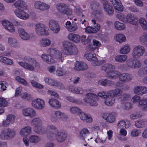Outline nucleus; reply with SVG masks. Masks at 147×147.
Wrapping results in <instances>:
<instances>
[{"instance_id":"1","label":"nucleus","mask_w":147,"mask_h":147,"mask_svg":"<svg viewBox=\"0 0 147 147\" xmlns=\"http://www.w3.org/2000/svg\"><path fill=\"white\" fill-rule=\"evenodd\" d=\"M24 60L28 63L23 62H20L19 64L24 68L31 71H33L35 68L40 67L39 63L33 58L29 56H26L24 58Z\"/></svg>"},{"instance_id":"2","label":"nucleus","mask_w":147,"mask_h":147,"mask_svg":"<svg viewBox=\"0 0 147 147\" xmlns=\"http://www.w3.org/2000/svg\"><path fill=\"white\" fill-rule=\"evenodd\" d=\"M63 52L67 55H76L78 53V50L76 46L72 43L68 41H64L63 43Z\"/></svg>"},{"instance_id":"3","label":"nucleus","mask_w":147,"mask_h":147,"mask_svg":"<svg viewBox=\"0 0 147 147\" xmlns=\"http://www.w3.org/2000/svg\"><path fill=\"white\" fill-rule=\"evenodd\" d=\"M69 111L72 113H78L80 119L84 122L90 123L92 121L90 115H87L84 113H82L81 111L77 107H71L70 108Z\"/></svg>"},{"instance_id":"4","label":"nucleus","mask_w":147,"mask_h":147,"mask_svg":"<svg viewBox=\"0 0 147 147\" xmlns=\"http://www.w3.org/2000/svg\"><path fill=\"white\" fill-rule=\"evenodd\" d=\"M98 96L102 98H105V104L108 106L112 105L114 103L115 98L111 94H109L107 92L106 93L102 92L98 93Z\"/></svg>"},{"instance_id":"5","label":"nucleus","mask_w":147,"mask_h":147,"mask_svg":"<svg viewBox=\"0 0 147 147\" xmlns=\"http://www.w3.org/2000/svg\"><path fill=\"white\" fill-rule=\"evenodd\" d=\"M49 29L47 27L42 23H38L35 25V30L36 34L39 36L48 35Z\"/></svg>"},{"instance_id":"6","label":"nucleus","mask_w":147,"mask_h":147,"mask_svg":"<svg viewBox=\"0 0 147 147\" xmlns=\"http://www.w3.org/2000/svg\"><path fill=\"white\" fill-rule=\"evenodd\" d=\"M97 95L92 93H89L86 94L84 101L92 106H96L98 105L96 100L97 99Z\"/></svg>"},{"instance_id":"7","label":"nucleus","mask_w":147,"mask_h":147,"mask_svg":"<svg viewBox=\"0 0 147 147\" xmlns=\"http://www.w3.org/2000/svg\"><path fill=\"white\" fill-rule=\"evenodd\" d=\"M145 49L142 45H138L134 47L133 49L132 55L134 59H138L142 56L145 52Z\"/></svg>"},{"instance_id":"8","label":"nucleus","mask_w":147,"mask_h":147,"mask_svg":"<svg viewBox=\"0 0 147 147\" xmlns=\"http://www.w3.org/2000/svg\"><path fill=\"white\" fill-rule=\"evenodd\" d=\"M91 7L93 10V14L96 18H98L100 17V15L102 13L100 4L97 2H93L91 3Z\"/></svg>"},{"instance_id":"9","label":"nucleus","mask_w":147,"mask_h":147,"mask_svg":"<svg viewBox=\"0 0 147 147\" xmlns=\"http://www.w3.org/2000/svg\"><path fill=\"white\" fill-rule=\"evenodd\" d=\"M56 8L59 11L63 14L69 15L72 13V11L64 4H57L56 5Z\"/></svg>"},{"instance_id":"10","label":"nucleus","mask_w":147,"mask_h":147,"mask_svg":"<svg viewBox=\"0 0 147 147\" xmlns=\"http://www.w3.org/2000/svg\"><path fill=\"white\" fill-rule=\"evenodd\" d=\"M32 105L34 108L40 110L43 109L45 106L44 101L40 98H37L32 101Z\"/></svg>"},{"instance_id":"11","label":"nucleus","mask_w":147,"mask_h":147,"mask_svg":"<svg viewBox=\"0 0 147 147\" xmlns=\"http://www.w3.org/2000/svg\"><path fill=\"white\" fill-rule=\"evenodd\" d=\"M65 114L59 111H56L54 113L51 114L50 117L51 121L54 123H56L58 121L59 119L64 117Z\"/></svg>"},{"instance_id":"12","label":"nucleus","mask_w":147,"mask_h":147,"mask_svg":"<svg viewBox=\"0 0 147 147\" xmlns=\"http://www.w3.org/2000/svg\"><path fill=\"white\" fill-rule=\"evenodd\" d=\"M34 6L35 9L41 11L48 10L50 7L49 5L45 3L39 1H37L35 2Z\"/></svg>"},{"instance_id":"13","label":"nucleus","mask_w":147,"mask_h":147,"mask_svg":"<svg viewBox=\"0 0 147 147\" xmlns=\"http://www.w3.org/2000/svg\"><path fill=\"white\" fill-rule=\"evenodd\" d=\"M24 9H16L14 11V13L16 16L20 19L25 20L28 19L29 18V15L25 12Z\"/></svg>"},{"instance_id":"14","label":"nucleus","mask_w":147,"mask_h":147,"mask_svg":"<svg viewBox=\"0 0 147 147\" xmlns=\"http://www.w3.org/2000/svg\"><path fill=\"white\" fill-rule=\"evenodd\" d=\"M49 26L51 29L55 33H58L60 30V27L58 23L53 20H51L49 22Z\"/></svg>"},{"instance_id":"15","label":"nucleus","mask_w":147,"mask_h":147,"mask_svg":"<svg viewBox=\"0 0 147 147\" xmlns=\"http://www.w3.org/2000/svg\"><path fill=\"white\" fill-rule=\"evenodd\" d=\"M23 115L25 116H28L31 117H34L36 115L35 111L32 108H28L22 110Z\"/></svg>"},{"instance_id":"16","label":"nucleus","mask_w":147,"mask_h":147,"mask_svg":"<svg viewBox=\"0 0 147 147\" xmlns=\"http://www.w3.org/2000/svg\"><path fill=\"white\" fill-rule=\"evenodd\" d=\"M65 27L70 32H74L76 31L78 28L77 24L75 22H73L71 24L69 21H68L66 23Z\"/></svg>"},{"instance_id":"17","label":"nucleus","mask_w":147,"mask_h":147,"mask_svg":"<svg viewBox=\"0 0 147 147\" xmlns=\"http://www.w3.org/2000/svg\"><path fill=\"white\" fill-rule=\"evenodd\" d=\"M138 20L136 16H132L130 14L127 15V23L128 22L134 25H136L138 23Z\"/></svg>"},{"instance_id":"18","label":"nucleus","mask_w":147,"mask_h":147,"mask_svg":"<svg viewBox=\"0 0 147 147\" xmlns=\"http://www.w3.org/2000/svg\"><path fill=\"white\" fill-rule=\"evenodd\" d=\"M120 81L123 82H127L132 80V78L131 75L126 73H123L118 76Z\"/></svg>"},{"instance_id":"19","label":"nucleus","mask_w":147,"mask_h":147,"mask_svg":"<svg viewBox=\"0 0 147 147\" xmlns=\"http://www.w3.org/2000/svg\"><path fill=\"white\" fill-rule=\"evenodd\" d=\"M56 139L58 141L60 142H63L67 136V134L64 132L58 131L56 133Z\"/></svg>"},{"instance_id":"20","label":"nucleus","mask_w":147,"mask_h":147,"mask_svg":"<svg viewBox=\"0 0 147 147\" xmlns=\"http://www.w3.org/2000/svg\"><path fill=\"white\" fill-rule=\"evenodd\" d=\"M119 75V72L112 70L107 72V77L110 79L113 80L117 78Z\"/></svg>"},{"instance_id":"21","label":"nucleus","mask_w":147,"mask_h":147,"mask_svg":"<svg viewBox=\"0 0 147 147\" xmlns=\"http://www.w3.org/2000/svg\"><path fill=\"white\" fill-rule=\"evenodd\" d=\"M32 129L30 127L27 126L21 129L20 131V135L22 136H26L31 134Z\"/></svg>"},{"instance_id":"22","label":"nucleus","mask_w":147,"mask_h":147,"mask_svg":"<svg viewBox=\"0 0 147 147\" xmlns=\"http://www.w3.org/2000/svg\"><path fill=\"white\" fill-rule=\"evenodd\" d=\"M49 103L52 107L55 109L61 108L60 102L54 98H51L49 100Z\"/></svg>"},{"instance_id":"23","label":"nucleus","mask_w":147,"mask_h":147,"mask_svg":"<svg viewBox=\"0 0 147 147\" xmlns=\"http://www.w3.org/2000/svg\"><path fill=\"white\" fill-rule=\"evenodd\" d=\"M18 32L20 37L22 39L25 40L29 39L30 36L29 34L23 29H19L18 30Z\"/></svg>"},{"instance_id":"24","label":"nucleus","mask_w":147,"mask_h":147,"mask_svg":"<svg viewBox=\"0 0 147 147\" xmlns=\"http://www.w3.org/2000/svg\"><path fill=\"white\" fill-rule=\"evenodd\" d=\"M34 130L36 134L40 135L44 134L46 132V129L41 125L34 127Z\"/></svg>"},{"instance_id":"25","label":"nucleus","mask_w":147,"mask_h":147,"mask_svg":"<svg viewBox=\"0 0 147 147\" xmlns=\"http://www.w3.org/2000/svg\"><path fill=\"white\" fill-rule=\"evenodd\" d=\"M108 92L109 94H111L113 97L119 96L121 95L122 93V90L120 89L117 88L110 90Z\"/></svg>"},{"instance_id":"26","label":"nucleus","mask_w":147,"mask_h":147,"mask_svg":"<svg viewBox=\"0 0 147 147\" xmlns=\"http://www.w3.org/2000/svg\"><path fill=\"white\" fill-rule=\"evenodd\" d=\"M68 38L70 40L74 42H78L80 40V37L78 35L73 33L69 34Z\"/></svg>"},{"instance_id":"27","label":"nucleus","mask_w":147,"mask_h":147,"mask_svg":"<svg viewBox=\"0 0 147 147\" xmlns=\"http://www.w3.org/2000/svg\"><path fill=\"white\" fill-rule=\"evenodd\" d=\"M8 43L10 45L13 47H20V44L18 41L13 38H8Z\"/></svg>"},{"instance_id":"28","label":"nucleus","mask_w":147,"mask_h":147,"mask_svg":"<svg viewBox=\"0 0 147 147\" xmlns=\"http://www.w3.org/2000/svg\"><path fill=\"white\" fill-rule=\"evenodd\" d=\"M115 69V65L110 64H106L102 66L101 69L107 73L109 71L114 70Z\"/></svg>"},{"instance_id":"29","label":"nucleus","mask_w":147,"mask_h":147,"mask_svg":"<svg viewBox=\"0 0 147 147\" xmlns=\"http://www.w3.org/2000/svg\"><path fill=\"white\" fill-rule=\"evenodd\" d=\"M15 7L19 9H25L26 8V5L23 1L19 0L14 4Z\"/></svg>"},{"instance_id":"30","label":"nucleus","mask_w":147,"mask_h":147,"mask_svg":"<svg viewBox=\"0 0 147 147\" xmlns=\"http://www.w3.org/2000/svg\"><path fill=\"white\" fill-rule=\"evenodd\" d=\"M85 56L88 61H96L97 60L96 58V55L95 54H93L90 52L87 53H86Z\"/></svg>"},{"instance_id":"31","label":"nucleus","mask_w":147,"mask_h":147,"mask_svg":"<svg viewBox=\"0 0 147 147\" xmlns=\"http://www.w3.org/2000/svg\"><path fill=\"white\" fill-rule=\"evenodd\" d=\"M104 119L108 122L113 123L115 120V116H114L112 114H107L106 115H104L103 116Z\"/></svg>"},{"instance_id":"32","label":"nucleus","mask_w":147,"mask_h":147,"mask_svg":"<svg viewBox=\"0 0 147 147\" xmlns=\"http://www.w3.org/2000/svg\"><path fill=\"white\" fill-rule=\"evenodd\" d=\"M147 125V121L145 119H142L137 121L135 123V126L138 128H142Z\"/></svg>"},{"instance_id":"33","label":"nucleus","mask_w":147,"mask_h":147,"mask_svg":"<svg viewBox=\"0 0 147 147\" xmlns=\"http://www.w3.org/2000/svg\"><path fill=\"white\" fill-rule=\"evenodd\" d=\"M115 38L116 40L119 43L125 42L126 40V38L124 35L122 34H118L116 35Z\"/></svg>"},{"instance_id":"34","label":"nucleus","mask_w":147,"mask_h":147,"mask_svg":"<svg viewBox=\"0 0 147 147\" xmlns=\"http://www.w3.org/2000/svg\"><path fill=\"white\" fill-rule=\"evenodd\" d=\"M105 11L108 15H111L114 13V9L112 6L109 4H106L104 6Z\"/></svg>"},{"instance_id":"35","label":"nucleus","mask_w":147,"mask_h":147,"mask_svg":"<svg viewBox=\"0 0 147 147\" xmlns=\"http://www.w3.org/2000/svg\"><path fill=\"white\" fill-rule=\"evenodd\" d=\"M29 139L30 142L34 144H36L40 141V138L35 135H31L30 136Z\"/></svg>"},{"instance_id":"36","label":"nucleus","mask_w":147,"mask_h":147,"mask_svg":"<svg viewBox=\"0 0 147 147\" xmlns=\"http://www.w3.org/2000/svg\"><path fill=\"white\" fill-rule=\"evenodd\" d=\"M127 59V56L125 55H117L115 57V60L118 62L122 63L125 62Z\"/></svg>"},{"instance_id":"37","label":"nucleus","mask_w":147,"mask_h":147,"mask_svg":"<svg viewBox=\"0 0 147 147\" xmlns=\"http://www.w3.org/2000/svg\"><path fill=\"white\" fill-rule=\"evenodd\" d=\"M69 90L72 92L77 94H82L83 91L80 88L75 87L73 86H71L69 88Z\"/></svg>"},{"instance_id":"38","label":"nucleus","mask_w":147,"mask_h":147,"mask_svg":"<svg viewBox=\"0 0 147 147\" xmlns=\"http://www.w3.org/2000/svg\"><path fill=\"white\" fill-rule=\"evenodd\" d=\"M130 123L129 121L125 122L124 121L122 120L120 121L118 123L117 127L119 128L125 127L127 128L130 126Z\"/></svg>"},{"instance_id":"39","label":"nucleus","mask_w":147,"mask_h":147,"mask_svg":"<svg viewBox=\"0 0 147 147\" xmlns=\"http://www.w3.org/2000/svg\"><path fill=\"white\" fill-rule=\"evenodd\" d=\"M31 123L32 125L35 127L41 125L42 123V121L40 118H36L32 120Z\"/></svg>"},{"instance_id":"40","label":"nucleus","mask_w":147,"mask_h":147,"mask_svg":"<svg viewBox=\"0 0 147 147\" xmlns=\"http://www.w3.org/2000/svg\"><path fill=\"white\" fill-rule=\"evenodd\" d=\"M130 50V47L127 45H125L123 46L120 49V53L121 54H126Z\"/></svg>"},{"instance_id":"41","label":"nucleus","mask_w":147,"mask_h":147,"mask_svg":"<svg viewBox=\"0 0 147 147\" xmlns=\"http://www.w3.org/2000/svg\"><path fill=\"white\" fill-rule=\"evenodd\" d=\"M114 25L115 28L118 30H122L125 28V26L123 24L118 21L114 23Z\"/></svg>"},{"instance_id":"42","label":"nucleus","mask_w":147,"mask_h":147,"mask_svg":"<svg viewBox=\"0 0 147 147\" xmlns=\"http://www.w3.org/2000/svg\"><path fill=\"white\" fill-rule=\"evenodd\" d=\"M66 73V71L63 67H58L56 71V75L59 76H64Z\"/></svg>"},{"instance_id":"43","label":"nucleus","mask_w":147,"mask_h":147,"mask_svg":"<svg viewBox=\"0 0 147 147\" xmlns=\"http://www.w3.org/2000/svg\"><path fill=\"white\" fill-rule=\"evenodd\" d=\"M0 61L7 65H11L13 64V61L11 60L6 57L0 56Z\"/></svg>"},{"instance_id":"44","label":"nucleus","mask_w":147,"mask_h":147,"mask_svg":"<svg viewBox=\"0 0 147 147\" xmlns=\"http://www.w3.org/2000/svg\"><path fill=\"white\" fill-rule=\"evenodd\" d=\"M51 43V41L47 38L42 39L40 41V45L43 47L48 46Z\"/></svg>"},{"instance_id":"45","label":"nucleus","mask_w":147,"mask_h":147,"mask_svg":"<svg viewBox=\"0 0 147 147\" xmlns=\"http://www.w3.org/2000/svg\"><path fill=\"white\" fill-rule=\"evenodd\" d=\"M8 137L6 129L2 130L0 133V139L5 140L9 139Z\"/></svg>"},{"instance_id":"46","label":"nucleus","mask_w":147,"mask_h":147,"mask_svg":"<svg viewBox=\"0 0 147 147\" xmlns=\"http://www.w3.org/2000/svg\"><path fill=\"white\" fill-rule=\"evenodd\" d=\"M6 129L9 139L13 138L16 134L15 131L9 128H7Z\"/></svg>"},{"instance_id":"47","label":"nucleus","mask_w":147,"mask_h":147,"mask_svg":"<svg viewBox=\"0 0 147 147\" xmlns=\"http://www.w3.org/2000/svg\"><path fill=\"white\" fill-rule=\"evenodd\" d=\"M139 40L142 43H143L147 47V34L144 33L140 36Z\"/></svg>"},{"instance_id":"48","label":"nucleus","mask_w":147,"mask_h":147,"mask_svg":"<svg viewBox=\"0 0 147 147\" xmlns=\"http://www.w3.org/2000/svg\"><path fill=\"white\" fill-rule=\"evenodd\" d=\"M140 76L142 77L147 74V66L140 69L138 72Z\"/></svg>"},{"instance_id":"49","label":"nucleus","mask_w":147,"mask_h":147,"mask_svg":"<svg viewBox=\"0 0 147 147\" xmlns=\"http://www.w3.org/2000/svg\"><path fill=\"white\" fill-rule=\"evenodd\" d=\"M89 131L86 128L83 129L80 132V137L82 140H84V137L86 134L89 133Z\"/></svg>"},{"instance_id":"50","label":"nucleus","mask_w":147,"mask_h":147,"mask_svg":"<svg viewBox=\"0 0 147 147\" xmlns=\"http://www.w3.org/2000/svg\"><path fill=\"white\" fill-rule=\"evenodd\" d=\"M139 22L142 28L145 30H147V22L143 18H141L139 20Z\"/></svg>"},{"instance_id":"51","label":"nucleus","mask_w":147,"mask_h":147,"mask_svg":"<svg viewBox=\"0 0 147 147\" xmlns=\"http://www.w3.org/2000/svg\"><path fill=\"white\" fill-rule=\"evenodd\" d=\"M116 17L121 21L127 23V16L126 17L123 13H120L117 15Z\"/></svg>"},{"instance_id":"52","label":"nucleus","mask_w":147,"mask_h":147,"mask_svg":"<svg viewBox=\"0 0 147 147\" xmlns=\"http://www.w3.org/2000/svg\"><path fill=\"white\" fill-rule=\"evenodd\" d=\"M45 82L48 84L54 86L56 80L50 78H46L45 79Z\"/></svg>"},{"instance_id":"53","label":"nucleus","mask_w":147,"mask_h":147,"mask_svg":"<svg viewBox=\"0 0 147 147\" xmlns=\"http://www.w3.org/2000/svg\"><path fill=\"white\" fill-rule=\"evenodd\" d=\"M81 42L83 44L86 45L90 41V40L88 37L87 38L85 35H83L81 36L80 38Z\"/></svg>"},{"instance_id":"54","label":"nucleus","mask_w":147,"mask_h":147,"mask_svg":"<svg viewBox=\"0 0 147 147\" xmlns=\"http://www.w3.org/2000/svg\"><path fill=\"white\" fill-rule=\"evenodd\" d=\"M62 53L60 51L57 50V51H56V52L55 54V55L53 57H55V58H56L57 59H59L60 61H61V62H63V61L62 60Z\"/></svg>"},{"instance_id":"55","label":"nucleus","mask_w":147,"mask_h":147,"mask_svg":"<svg viewBox=\"0 0 147 147\" xmlns=\"http://www.w3.org/2000/svg\"><path fill=\"white\" fill-rule=\"evenodd\" d=\"M130 95L128 93H124L121 96L120 98L122 101L128 100L130 99Z\"/></svg>"},{"instance_id":"56","label":"nucleus","mask_w":147,"mask_h":147,"mask_svg":"<svg viewBox=\"0 0 147 147\" xmlns=\"http://www.w3.org/2000/svg\"><path fill=\"white\" fill-rule=\"evenodd\" d=\"M47 93L51 96H53L56 98H57L59 97L58 94L56 92L53 90H49L47 92Z\"/></svg>"},{"instance_id":"57","label":"nucleus","mask_w":147,"mask_h":147,"mask_svg":"<svg viewBox=\"0 0 147 147\" xmlns=\"http://www.w3.org/2000/svg\"><path fill=\"white\" fill-rule=\"evenodd\" d=\"M92 22L94 24V27H93V28H94V32L95 33L99 30L100 28V26L99 24L96 23V21L95 20H92Z\"/></svg>"},{"instance_id":"58","label":"nucleus","mask_w":147,"mask_h":147,"mask_svg":"<svg viewBox=\"0 0 147 147\" xmlns=\"http://www.w3.org/2000/svg\"><path fill=\"white\" fill-rule=\"evenodd\" d=\"M16 79L19 82L25 86L28 85L27 82L24 79L20 78L19 76H16Z\"/></svg>"},{"instance_id":"59","label":"nucleus","mask_w":147,"mask_h":147,"mask_svg":"<svg viewBox=\"0 0 147 147\" xmlns=\"http://www.w3.org/2000/svg\"><path fill=\"white\" fill-rule=\"evenodd\" d=\"M66 98L67 100L72 102L76 103L77 104H79L80 103L78 101L74 99L71 96H66Z\"/></svg>"},{"instance_id":"60","label":"nucleus","mask_w":147,"mask_h":147,"mask_svg":"<svg viewBox=\"0 0 147 147\" xmlns=\"http://www.w3.org/2000/svg\"><path fill=\"white\" fill-rule=\"evenodd\" d=\"M141 66V63L138 60H134L133 68L136 69L140 67Z\"/></svg>"},{"instance_id":"61","label":"nucleus","mask_w":147,"mask_h":147,"mask_svg":"<svg viewBox=\"0 0 147 147\" xmlns=\"http://www.w3.org/2000/svg\"><path fill=\"white\" fill-rule=\"evenodd\" d=\"M57 51L55 48H50L48 50L47 52L51 57H53Z\"/></svg>"},{"instance_id":"62","label":"nucleus","mask_w":147,"mask_h":147,"mask_svg":"<svg viewBox=\"0 0 147 147\" xmlns=\"http://www.w3.org/2000/svg\"><path fill=\"white\" fill-rule=\"evenodd\" d=\"M114 7L117 12H120L123 11V6L121 2L120 4H118L117 5L115 6Z\"/></svg>"},{"instance_id":"63","label":"nucleus","mask_w":147,"mask_h":147,"mask_svg":"<svg viewBox=\"0 0 147 147\" xmlns=\"http://www.w3.org/2000/svg\"><path fill=\"white\" fill-rule=\"evenodd\" d=\"M31 83L32 86L41 89L43 88V86L41 84H39L34 80L31 81Z\"/></svg>"},{"instance_id":"64","label":"nucleus","mask_w":147,"mask_h":147,"mask_svg":"<svg viewBox=\"0 0 147 147\" xmlns=\"http://www.w3.org/2000/svg\"><path fill=\"white\" fill-rule=\"evenodd\" d=\"M140 133L141 131L140 130L134 129L131 131V135L133 137H136L138 136Z\"/></svg>"}]
</instances>
